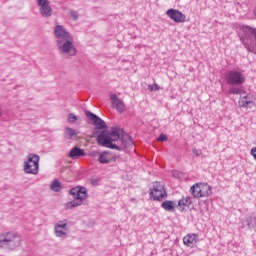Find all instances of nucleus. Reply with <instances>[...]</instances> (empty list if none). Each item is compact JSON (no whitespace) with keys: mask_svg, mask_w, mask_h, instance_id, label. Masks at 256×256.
I'll return each mask as SVG.
<instances>
[{"mask_svg":"<svg viewBox=\"0 0 256 256\" xmlns=\"http://www.w3.org/2000/svg\"><path fill=\"white\" fill-rule=\"evenodd\" d=\"M121 138V129L112 130L110 133L102 131L97 137L98 145L101 147H106L107 149H117V151H121V147L117 144H113L114 141H117Z\"/></svg>","mask_w":256,"mask_h":256,"instance_id":"2","label":"nucleus"},{"mask_svg":"<svg viewBox=\"0 0 256 256\" xmlns=\"http://www.w3.org/2000/svg\"><path fill=\"white\" fill-rule=\"evenodd\" d=\"M50 189H51V191H54L55 193H59V191H61V189H63V186H61V182H59V180L55 179L50 184Z\"/></svg>","mask_w":256,"mask_h":256,"instance_id":"24","label":"nucleus"},{"mask_svg":"<svg viewBox=\"0 0 256 256\" xmlns=\"http://www.w3.org/2000/svg\"><path fill=\"white\" fill-rule=\"evenodd\" d=\"M162 209L165 211H169L170 213L175 211V207H177V204L171 200H166L161 204Z\"/></svg>","mask_w":256,"mask_h":256,"instance_id":"22","label":"nucleus"},{"mask_svg":"<svg viewBox=\"0 0 256 256\" xmlns=\"http://www.w3.org/2000/svg\"><path fill=\"white\" fill-rule=\"evenodd\" d=\"M77 136V132L71 127L65 128V137L67 139H73V137Z\"/></svg>","mask_w":256,"mask_h":256,"instance_id":"25","label":"nucleus"},{"mask_svg":"<svg viewBox=\"0 0 256 256\" xmlns=\"http://www.w3.org/2000/svg\"><path fill=\"white\" fill-rule=\"evenodd\" d=\"M158 141H161V142L167 141V135L160 134V136L158 137Z\"/></svg>","mask_w":256,"mask_h":256,"instance_id":"31","label":"nucleus"},{"mask_svg":"<svg viewBox=\"0 0 256 256\" xmlns=\"http://www.w3.org/2000/svg\"><path fill=\"white\" fill-rule=\"evenodd\" d=\"M245 49H247V51H249L250 53H254L255 51V46L253 45H249L248 42H246L245 40L241 39Z\"/></svg>","mask_w":256,"mask_h":256,"instance_id":"27","label":"nucleus"},{"mask_svg":"<svg viewBox=\"0 0 256 256\" xmlns=\"http://www.w3.org/2000/svg\"><path fill=\"white\" fill-rule=\"evenodd\" d=\"M190 193L194 199H202L201 196V183H196L190 187Z\"/></svg>","mask_w":256,"mask_h":256,"instance_id":"21","label":"nucleus"},{"mask_svg":"<svg viewBox=\"0 0 256 256\" xmlns=\"http://www.w3.org/2000/svg\"><path fill=\"white\" fill-rule=\"evenodd\" d=\"M241 30L243 31L245 37H253L254 41L256 42V28H253L251 26L248 25H244L241 27Z\"/></svg>","mask_w":256,"mask_h":256,"instance_id":"19","label":"nucleus"},{"mask_svg":"<svg viewBox=\"0 0 256 256\" xmlns=\"http://www.w3.org/2000/svg\"><path fill=\"white\" fill-rule=\"evenodd\" d=\"M193 204V198L190 196L182 197L178 201V207L181 209V211H184L186 207H189Z\"/></svg>","mask_w":256,"mask_h":256,"instance_id":"18","label":"nucleus"},{"mask_svg":"<svg viewBox=\"0 0 256 256\" xmlns=\"http://www.w3.org/2000/svg\"><path fill=\"white\" fill-rule=\"evenodd\" d=\"M67 228V220H62L59 221L57 224L54 226V231L56 237H67V232L65 230Z\"/></svg>","mask_w":256,"mask_h":256,"instance_id":"14","label":"nucleus"},{"mask_svg":"<svg viewBox=\"0 0 256 256\" xmlns=\"http://www.w3.org/2000/svg\"><path fill=\"white\" fill-rule=\"evenodd\" d=\"M77 116L73 113L68 114V123H75L77 121Z\"/></svg>","mask_w":256,"mask_h":256,"instance_id":"28","label":"nucleus"},{"mask_svg":"<svg viewBox=\"0 0 256 256\" xmlns=\"http://www.w3.org/2000/svg\"><path fill=\"white\" fill-rule=\"evenodd\" d=\"M92 185H95V181H92Z\"/></svg>","mask_w":256,"mask_h":256,"instance_id":"34","label":"nucleus"},{"mask_svg":"<svg viewBox=\"0 0 256 256\" xmlns=\"http://www.w3.org/2000/svg\"><path fill=\"white\" fill-rule=\"evenodd\" d=\"M70 16L73 19V21H77V19H79V13L77 11H75V10H72L70 12Z\"/></svg>","mask_w":256,"mask_h":256,"instance_id":"30","label":"nucleus"},{"mask_svg":"<svg viewBox=\"0 0 256 256\" xmlns=\"http://www.w3.org/2000/svg\"><path fill=\"white\" fill-rule=\"evenodd\" d=\"M69 194L72 195L74 200L65 204V209H75V207H81L83 201L87 199V188L83 186H76L71 188Z\"/></svg>","mask_w":256,"mask_h":256,"instance_id":"4","label":"nucleus"},{"mask_svg":"<svg viewBox=\"0 0 256 256\" xmlns=\"http://www.w3.org/2000/svg\"><path fill=\"white\" fill-rule=\"evenodd\" d=\"M121 143L124 149H131L133 147V138L129 134H123V131L120 130V138L117 140Z\"/></svg>","mask_w":256,"mask_h":256,"instance_id":"13","label":"nucleus"},{"mask_svg":"<svg viewBox=\"0 0 256 256\" xmlns=\"http://www.w3.org/2000/svg\"><path fill=\"white\" fill-rule=\"evenodd\" d=\"M149 91H159V89H161V87L159 86V84H152L148 86Z\"/></svg>","mask_w":256,"mask_h":256,"instance_id":"29","label":"nucleus"},{"mask_svg":"<svg viewBox=\"0 0 256 256\" xmlns=\"http://www.w3.org/2000/svg\"><path fill=\"white\" fill-rule=\"evenodd\" d=\"M85 115L97 129H105V127H107V125H105V121L96 114H93L91 111H85Z\"/></svg>","mask_w":256,"mask_h":256,"instance_id":"10","label":"nucleus"},{"mask_svg":"<svg viewBox=\"0 0 256 256\" xmlns=\"http://www.w3.org/2000/svg\"><path fill=\"white\" fill-rule=\"evenodd\" d=\"M68 157L70 159H81V157H85V150L75 146L68 153Z\"/></svg>","mask_w":256,"mask_h":256,"instance_id":"16","label":"nucleus"},{"mask_svg":"<svg viewBox=\"0 0 256 256\" xmlns=\"http://www.w3.org/2000/svg\"><path fill=\"white\" fill-rule=\"evenodd\" d=\"M39 155L30 153L27 155V161L24 162V173L28 175H37L39 173Z\"/></svg>","mask_w":256,"mask_h":256,"instance_id":"5","label":"nucleus"},{"mask_svg":"<svg viewBox=\"0 0 256 256\" xmlns=\"http://www.w3.org/2000/svg\"><path fill=\"white\" fill-rule=\"evenodd\" d=\"M53 35L60 55H69L70 57L77 55V48L73 44V36L65 29V26L56 25Z\"/></svg>","mask_w":256,"mask_h":256,"instance_id":"1","label":"nucleus"},{"mask_svg":"<svg viewBox=\"0 0 256 256\" xmlns=\"http://www.w3.org/2000/svg\"><path fill=\"white\" fill-rule=\"evenodd\" d=\"M150 198L154 201H161L167 197V192L165 191V186L161 182H154L153 188H150Z\"/></svg>","mask_w":256,"mask_h":256,"instance_id":"7","label":"nucleus"},{"mask_svg":"<svg viewBox=\"0 0 256 256\" xmlns=\"http://www.w3.org/2000/svg\"><path fill=\"white\" fill-rule=\"evenodd\" d=\"M17 247H21V236L18 233H0V249H8V251H15Z\"/></svg>","mask_w":256,"mask_h":256,"instance_id":"3","label":"nucleus"},{"mask_svg":"<svg viewBox=\"0 0 256 256\" xmlns=\"http://www.w3.org/2000/svg\"><path fill=\"white\" fill-rule=\"evenodd\" d=\"M243 227H248V229H256V214L248 216L245 220L241 221Z\"/></svg>","mask_w":256,"mask_h":256,"instance_id":"17","label":"nucleus"},{"mask_svg":"<svg viewBox=\"0 0 256 256\" xmlns=\"http://www.w3.org/2000/svg\"><path fill=\"white\" fill-rule=\"evenodd\" d=\"M2 115H3V114L0 112V117H2Z\"/></svg>","mask_w":256,"mask_h":256,"instance_id":"35","label":"nucleus"},{"mask_svg":"<svg viewBox=\"0 0 256 256\" xmlns=\"http://www.w3.org/2000/svg\"><path fill=\"white\" fill-rule=\"evenodd\" d=\"M166 15L167 17H170L174 23H185V21H187V16L177 9H168Z\"/></svg>","mask_w":256,"mask_h":256,"instance_id":"9","label":"nucleus"},{"mask_svg":"<svg viewBox=\"0 0 256 256\" xmlns=\"http://www.w3.org/2000/svg\"><path fill=\"white\" fill-rule=\"evenodd\" d=\"M177 173H178L177 171H174V172H173V176H174V177H177Z\"/></svg>","mask_w":256,"mask_h":256,"instance_id":"33","label":"nucleus"},{"mask_svg":"<svg viewBox=\"0 0 256 256\" xmlns=\"http://www.w3.org/2000/svg\"><path fill=\"white\" fill-rule=\"evenodd\" d=\"M199 241V235L196 233L187 234L183 237V243L186 245V247H190V249H193L197 245Z\"/></svg>","mask_w":256,"mask_h":256,"instance_id":"12","label":"nucleus"},{"mask_svg":"<svg viewBox=\"0 0 256 256\" xmlns=\"http://www.w3.org/2000/svg\"><path fill=\"white\" fill-rule=\"evenodd\" d=\"M201 197H210L213 193L211 185L208 183H200Z\"/></svg>","mask_w":256,"mask_h":256,"instance_id":"20","label":"nucleus"},{"mask_svg":"<svg viewBox=\"0 0 256 256\" xmlns=\"http://www.w3.org/2000/svg\"><path fill=\"white\" fill-rule=\"evenodd\" d=\"M98 161L102 165H107L109 163H112V161H117V155L113 154V152L109 150H106L99 153Z\"/></svg>","mask_w":256,"mask_h":256,"instance_id":"11","label":"nucleus"},{"mask_svg":"<svg viewBox=\"0 0 256 256\" xmlns=\"http://www.w3.org/2000/svg\"><path fill=\"white\" fill-rule=\"evenodd\" d=\"M225 81L228 85H231V87H239L241 85H244L246 79L245 75H243L241 71L230 70L225 74Z\"/></svg>","mask_w":256,"mask_h":256,"instance_id":"6","label":"nucleus"},{"mask_svg":"<svg viewBox=\"0 0 256 256\" xmlns=\"http://www.w3.org/2000/svg\"><path fill=\"white\" fill-rule=\"evenodd\" d=\"M39 7V13L45 19H49L53 15V8L51 7V2L49 0H36Z\"/></svg>","mask_w":256,"mask_h":256,"instance_id":"8","label":"nucleus"},{"mask_svg":"<svg viewBox=\"0 0 256 256\" xmlns=\"http://www.w3.org/2000/svg\"><path fill=\"white\" fill-rule=\"evenodd\" d=\"M251 103H253V101H251V99H249V96H244V97L240 98L238 101L239 107H244V108L249 107V105H251Z\"/></svg>","mask_w":256,"mask_h":256,"instance_id":"23","label":"nucleus"},{"mask_svg":"<svg viewBox=\"0 0 256 256\" xmlns=\"http://www.w3.org/2000/svg\"><path fill=\"white\" fill-rule=\"evenodd\" d=\"M112 107L116 109L118 113H123L125 111V103L121 99L117 97V95L113 94L111 97Z\"/></svg>","mask_w":256,"mask_h":256,"instance_id":"15","label":"nucleus"},{"mask_svg":"<svg viewBox=\"0 0 256 256\" xmlns=\"http://www.w3.org/2000/svg\"><path fill=\"white\" fill-rule=\"evenodd\" d=\"M228 93L230 95H241V93H243V89H241L240 87H232L229 88Z\"/></svg>","mask_w":256,"mask_h":256,"instance_id":"26","label":"nucleus"},{"mask_svg":"<svg viewBox=\"0 0 256 256\" xmlns=\"http://www.w3.org/2000/svg\"><path fill=\"white\" fill-rule=\"evenodd\" d=\"M192 152L194 155H196V157H201V150L193 149Z\"/></svg>","mask_w":256,"mask_h":256,"instance_id":"32","label":"nucleus"}]
</instances>
